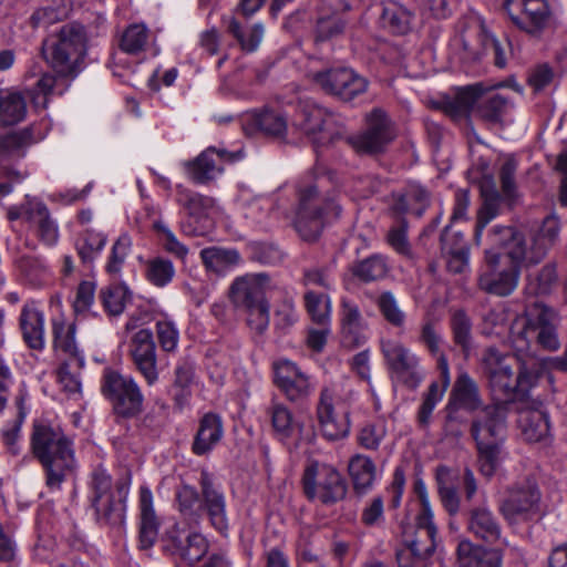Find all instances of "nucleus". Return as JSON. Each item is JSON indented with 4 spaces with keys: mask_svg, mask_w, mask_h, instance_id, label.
Wrapping results in <instances>:
<instances>
[{
    "mask_svg": "<svg viewBox=\"0 0 567 567\" xmlns=\"http://www.w3.org/2000/svg\"><path fill=\"white\" fill-rule=\"evenodd\" d=\"M503 550L486 549L464 538L456 548L457 561L461 567H502Z\"/></svg>",
    "mask_w": 567,
    "mask_h": 567,
    "instance_id": "obj_33",
    "label": "nucleus"
},
{
    "mask_svg": "<svg viewBox=\"0 0 567 567\" xmlns=\"http://www.w3.org/2000/svg\"><path fill=\"white\" fill-rule=\"evenodd\" d=\"M199 485L203 497L202 509L207 513L212 526L220 534H226L229 523L223 491L215 486L212 475L206 470L200 473Z\"/></svg>",
    "mask_w": 567,
    "mask_h": 567,
    "instance_id": "obj_28",
    "label": "nucleus"
},
{
    "mask_svg": "<svg viewBox=\"0 0 567 567\" xmlns=\"http://www.w3.org/2000/svg\"><path fill=\"white\" fill-rule=\"evenodd\" d=\"M509 109L506 97L501 94L488 96L480 106L482 116L489 122H501Z\"/></svg>",
    "mask_w": 567,
    "mask_h": 567,
    "instance_id": "obj_64",
    "label": "nucleus"
},
{
    "mask_svg": "<svg viewBox=\"0 0 567 567\" xmlns=\"http://www.w3.org/2000/svg\"><path fill=\"white\" fill-rule=\"evenodd\" d=\"M412 200H415L416 203L420 204V207L415 209V213L417 216H421L425 205L429 203V194L424 188L420 186L411 187L406 193L398 196L395 203L392 206V209L398 215L411 212Z\"/></svg>",
    "mask_w": 567,
    "mask_h": 567,
    "instance_id": "obj_60",
    "label": "nucleus"
},
{
    "mask_svg": "<svg viewBox=\"0 0 567 567\" xmlns=\"http://www.w3.org/2000/svg\"><path fill=\"white\" fill-rule=\"evenodd\" d=\"M518 424L527 441L538 442L549 433V416L542 409H527L519 412Z\"/></svg>",
    "mask_w": 567,
    "mask_h": 567,
    "instance_id": "obj_41",
    "label": "nucleus"
},
{
    "mask_svg": "<svg viewBox=\"0 0 567 567\" xmlns=\"http://www.w3.org/2000/svg\"><path fill=\"white\" fill-rule=\"evenodd\" d=\"M243 130L247 135L262 133L271 136H284L287 132V118L276 110H252L240 118Z\"/></svg>",
    "mask_w": 567,
    "mask_h": 567,
    "instance_id": "obj_31",
    "label": "nucleus"
},
{
    "mask_svg": "<svg viewBox=\"0 0 567 567\" xmlns=\"http://www.w3.org/2000/svg\"><path fill=\"white\" fill-rule=\"evenodd\" d=\"M176 501L179 512L190 519H196L202 509L203 499L195 487L183 485L176 492Z\"/></svg>",
    "mask_w": 567,
    "mask_h": 567,
    "instance_id": "obj_58",
    "label": "nucleus"
},
{
    "mask_svg": "<svg viewBox=\"0 0 567 567\" xmlns=\"http://www.w3.org/2000/svg\"><path fill=\"white\" fill-rule=\"evenodd\" d=\"M132 250V239L130 235L122 234L117 237V239L113 243L110 254L106 259L105 264V271L114 277L117 278L121 276L123 266L125 264V260L127 256L130 255Z\"/></svg>",
    "mask_w": 567,
    "mask_h": 567,
    "instance_id": "obj_52",
    "label": "nucleus"
},
{
    "mask_svg": "<svg viewBox=\"0 0 567 567\" xmlns=\"http://www.w3.org/2000/svg\"><path fill=\"white\" fill-rule=\"evenodd\" d=\"M483 404L477 383L467 374L461 373L452 389L447 403V411L458 412L465 410L473 412Z\"/></svg>",
    "mask_w": 567,
    "mask_h": 567,
    "instance_id": "obj_35",
    "label": "nucleus"
},
{
    "mask_svg": "<svg viewBox=\"0 0 567 567\" xmlns=\"http://www.w3.org/2000/svg\"><path fill=\"white\" fill-rule=\"evenodd\" d=\"M224 436L221 417L215 413H206L199 420L198 429L195 434L192 452L197 456H203L212 452Z\"/></svg>",
    "mask_w": 567,
    "mask_h": 567,
    "instance_id": "obj_36",
    "label": "nucleus"
},
{
    "mask_svg": "<svg viewBox=\"0 0 567 567\" xmlns=\"http://www.w3.org/2000/svg\"><path fill=\"white\" fill-rule=\"evenodd\" d=\"M163 549L176 563L195 567L208 551V542L199 533L173 526L163 538Z\"/></svg>",
    "mask_w": 567,
    "mask_h": 567,
    "instance_id": "obj_15",
    "label": "nucleus"
},
{
    "mask_svg": "<svg viewBox=\"0 0 567 567\" xmlns=\"http://www.w3.org/2000/svg\"><path fill=\"white\" fill-rule=\"evenodd\" d=\"M128 352L135 369L143 375L148 385L158 380L156 346L150 329H140L132 336Z\"/></svg>",
    "mask_w": 567,
    "mask_h": 567,
    "instance_id": "obj_25",
    "label": "nucleus"
},
{
    "mask_svg": "<svg viewBox=\"0 0 567 567\" xmlns=\"http://www.w3.org/2000/svg\"><path fill=\"white\" fill-rule=\"evenodd\" d=\"M21 403L22 399L18 401L19 412L16 417L8 421L1 430V441L8 452L13 455L19 454L21 450V427L25 419V412L22 410Z\"/></svg>",
    "mask_w": 567,
    "mask_h": 567,
    "instance_id": "obj_56",
    "label": "nucleus"
},
{
    "mask_svg": "<svg viewBox=\"0 0 567 567\" xmlns=\"http://www.w3.org/2000/svg\"><path fill=\"white\" fill-rule=\"evenodd\" d=\"M140 546L143 549L151 548L158 535V519L153 506V493L147 486L140 487Z\"/></svg>",
    "mask_w": 567,
    "mask_h": 567,
    "instance_id": "obj_37",
    "label": "nucleus"
},
{
    "mask_svg": "<svg viewBox=\"0 0 567 567\" xmlns=\"http://www.w3.org/2000/svg\"><path fill=\"white\" fill-rule=\"evenodd\" d=\"M30 445L43 467L49 492L61 491L62 484L75 473L78 465L73 441L59 425L37 420L33 422Z\"/></svg>",
    "mask_w": 567,
    "mask_h": 567,
    "instance_id": "obj_3",
    "label": "nucleus"
},
{
    "mask_svg": "<svg viewBox=\"0 0 567 567\" xmlns=\"http://www.w3.org/2000/svg\"><path fill=\"white\" fill-rule=\"evenodd\" d=\"M451 382L450 368L447 359L439 358V380L430 384L427 392L423 396V401L417 410L416 423L422 430L429 427L432 413L435 406L442 401L445 391Z\"/></svg>",
    "mask_w": 567,
    "mask_h": 567,
    "instance_id": "obj_32",
    "label": "nucleus"
},
{
    "mask_svg": "<svg viewBox=\"0 0 567 567\" xmlns=\"http://www.w3.org/2000/svg\"><path fill=\"white\" fill-rule=\"evenodd\" d=\"M339 384L331 383L321 390L317 406V416L322 435L329 441L346 437L350 432L349 412L338 414L334 406L340 404Z\"/></svg>",
    "mask_w": 567,
    "mask_h": 567,
    "instance_id": "obj_16",
    "label": "nucleus"
},
{
    "mask_svg": "<svg viewBox=\"0 0 567 567\" xmlns=\"http://www.w3.org/2000/svg\"><path fill=\"white\" fill-rule=\"evenodd\" d=\"M389 266L386 258L374 254L357 262L353 268V275L364 282L377 281L386 276Z\"/></svg>",
    "mask_w": 567,
    "mask_h": 567,
    "instance_id": "obj_50",
    "label": "nucleus"
},
{
    "mask_svg": "<svg viewBox=\"0 0 567 567\" xmlns=\"http://www.w3.org/2000/svg\"><path fill=\"white\" fill-rule=\"evenodd\" d=\"M153 228L158 234L159 240L165 251L181 260H184L187 257V246L181 243L175 234L163 221H155Z\"/></svg>",
    "mask_w": 567,
    "mask_h": 567,
    "instance_id": "obj_61",
    "label": "nucleus"
},
{
    "mask_svg": "<svg viewBox=\"0 0 567 567\" xmlns=\"http://www.w3.org/2000/svg\"><path fill=\"white\" fill-rule=\"evenodd\" d=\"M130 486V474L113 483L111 474L103 466L92 471L89 482L90 502L100 525L116 526L124 522Z\"/></svg>",
    "mask_w": 567,
    "mask_h": 567,
    "instance_id": "obj_7",
    "label": "nucleus"
},
{
    "mask_svg": "<svg viewBox=\"0 0 567 567\" xmlns=\"http://www.w3.org/2000/svg\"><path fill=\"white\" fill-rule=\"evenodd\" d=\"M434 515H416L415 532L413 536L404 533L405 548L396 553L399 567H412L409 559H425L431 556L436 547L437 528L433 520Z\"/></svg>",
    "mask_w": 567,
    "mask_h": 567,
    "instance_id": "obj_17",
    "label": "nucleus"
},
{
    "mask_svg": "<svg viewBox=\"0 0 567 567\" xmlns=\"http://www.w3.org/2000/svg\"><path fill=\"white\" fill-rule=\"evenodd\" d=\"M268 415L276 436L281 441L292 437L300 430L292 412L282 403L272 402L268 409Z\"/></svg>",
    "mask_w": 567,
    "mask_h": 567,
    "instance_id": "obj_45",
    "label": "nucleus"
},
{
    "mask_svg": "<svg viewBox=\"0 0 567 567\" xmlns=\"http://www.w3.org/2000/svg\"><path fill=\"white\" fill-rule=\"evenodd\" d=\"M557 312L548 306L534 302L517 316L509 328V337L514 351L526 355L529 368L536 374V382L543 373L553 370L567 371V347L560 357L538 358L536 347L554 352L559 349L557 333Z\"/></svg>",
    "mask_w": 567,
    "mask_h": 567,
    "instance_id": "obj_1",
    "label": "nucleus"
},
{
    "mask_svg": "<svg viewBox=\"0 0 567 567\" xmlns=\"http://www.w3.org/2000/svg\"><path fill=\"white\" fill-rule=\"evenodd\" d=\"M381 351L391 375L409 389H415L422 381L420 361L415 353L399 341L385 340Z\"/></svg>",
    "mask_w": 567,
    "mask_h": 567,
    "instance_id": "obj_14",
    "label": "nucleus"
},
{
    "mask_svg": "<svg viewBox=\"0 0 567 567\" xmlns=\"http://www.w3.org/2000/svg\"><path fill=\"white\" fill-rule=\"evenodd\" d=\"M56 371L58 382L69 394H78L81 391L80 371L83 368H75L72 360H61Z\"/></svg>",
    "mask_w": 567,
    "mask_h": 567,
    "instance_id": "obj_63",
    "label": "nucleus"
},
{
    "mask_svg": "<svg viewBox=\"0 0 567 567\" xmlns=\"http://www.w3.org/2000/svg\"><path fill=\"white\" fill-rule=\"evenodd\" d=\"M16 266L21 278L33 287L47 285L53 278L50 266L41 257L22 256L16 260Z\"/></svg>",
    "mask_w": 567,
    "mask_h": 567,
    "instance_id": "obj_40",
    "label": "nucleus"
},
{
    "mask_svg": "<svg viewBox=\"0 0 567 567\" xmlns=\"http://www.w3.org/2000/svg\"><path fill=\"white\" fill-rule=\"evenodd\" d=\"M175 200L185 208L189 216L181 224V229L186 236H204L205 230L193 226L196 216L210 205V199L181 184L175 187Z\"/></svg>",
    "mask_w": 567,
    "mask_h": 567,
    "instance_id": "obj_34",
    "label": "nucleus"
},
{
    "mask_svg": "<svg viewBox=\"0 0 567 567\" xmlns=\"http://www.w3.org/2000/svg\"><path fill=\"white\" fill-rule=\"evenodd\" d=\"M297 321L298 313L296 311L293 297L288 291H285L282 300L275 311V327L286 332Z\"/></svg>",
    "mask_w": 567,
    "mask_h": 567,
    "instance_id": "obj_62",
    "label": "nucleus"
},
{
    "mask_svg": "<svg viewBox=\"0 0 567 567\" xmlns=\"http://www.w3.org/2000/svg\"><path fill=\"white\" fill-rule=\"evenodd\" d=\"M506 413L501 405L485 406L472 423V436L478 450L480 471L492 476L501 462L506 430Z\"/></svg>",
    "mask_w": 567,
    "mask_h": 567,
    "instance_id": "obj_8",
    "label": "nucleus"
},
{
    "mask_svg": "<svg viewBox=\"0 0 567 567\" xmlns=\"http://www.w3.org/2000/svg\"><path fill=\"white\" fill-rule=\"evenodd\" d=\"M515 357L520 362L517 373L514 372V358L502 354L495 348H488L484 354L485 372L492 394L501 405L524 398L536 385V374L529 368L526 355ZM506 411V409H504Z\"/></svg>",
    "mask_w": 567,
    "mask_h": 567,
    "instance_id": "obj_6",
    "label": "nucleus"
},
{
    "mask_svg": "<svg viewBox=\"0 0 567 567\" xmlns=\"http://www.w3.org/2000/svg\"><path fill=\"white\" fill-rule=\"evenodd\" d=\"M276 286L266 272L246 274L237 277L229 289L230 299L236 308L269 302L267 293Z\"/></svg>",
    "mask_w": 567,
    "mask_h": 567,
    "instance_id": "obj_23",
    "label": "nucleus"
},
{
    "mask_svg": "<svg viewBox=\"0 0 567 567\" xmlns=\"http://www.w3.org/2000/svg\"><path fill=\"white\" fill-rule=\"evenodd\" d=\"M48 127L43 123H33L22 130L0 133V159L23 157L27 150L45 138Z\"/></svg>",
    "mask_w": 567,
    "mask_h": 567,
    "instance_id": "obj_27",
    "label": "nucleus"
},
{
    "mask_svg": "<svg viewBox=\"0 0 567 567\" xmlns=\"http://www.w3.org/2000/svg\"><path fill=\"white\" fill-rule=\"evenodd\" d=\"M152 40V32L145 23H132L120 34L118 48L125 54L140 56L150 49Z\"/></svg>",
    "mask_w": 567,
    "mask_h": 567,
    "instance_id": "obj_39",
    "label": "nucleus"
},
{
    "mask_svg": "<svg viewBox=\"0 0 567 567\" xmlns=\"http://www.w3.org/2000/svg\"><path fill=\"white\" fill-rule=\"evenodd\" d=\"M467 530L474 535L475 538L489 544H499L503 548H511L514 550V547H511L508 542L502 537V526L499 520L494 515V513L485 507L480 506L471 509L468 522H467Z\"/></svg>",
    "mask_w": 567,
    "mask_h": 567,
    "instance_id": "obj_30",
    "label": "nucleus"
},
{
    "mask_svg": "<svg viewBox=\"0 0 567 567\" xmlns=\"http://www.w3.org/2000/svg\"><path fill=\"white\" fill-rule=\"evenodd\" d=\"M27 115V101L24 95L12 89L0 91V122L11 126L23 121Z\"/></svg>",
    "mask_w": 567,
    "mask_h": 567,
    "instance_id": "obj_42",
    "label": "nucleus"
},
{
    "mask_svg": "<svg viewBox=\"0 0 567 567\" xmlns=\"http://www.w3.org/2000/svg\"><path fill=\"white\" fill-rule=\"evenodd\" d=\"M348 468L357 491L364 492L372 486L377 468L371 457L355 454L350 458Z\"/></svg>",
    "mask_w": 567,
    "mask_h": 567,
    "instance_id": "obj_46",
    "label": "nucleus"
},
{
    "mask_svg": "<svg viewBox=\"0 0 567 567\" xmlns=\"http://www.w3.org/2000/svg\"><path fill=\"white\" fill-rule=\"evenodd\" d=\"M460 247H453L449 241V227H445L442 236V250L449 256L447 268L454 274H460L468 266L470 248L464 236L458 237Z\"/></svg>",
    "mask_w": 567,
    "mask_h": 567,
    "instance_id": "obj_51",
    "label": "nucleus"
},
{
    "mask_svg": "<svg viewBox=\"0 0 567 567\" xmlns=\"http://www.w3.org/2000/svg\"><path fill=\"white\" fill-rule=\"evenodd\" d=\"M388 423L383 417L364 423L358 431V444L368 451H377L388 436Z\"/></svg>",
    "mask_w": 567,
    "mask_h": 567,
    "instance_id": "obj_49",
    "label": "nucleus"
},
{
    "mask_svg": "<svg viewBox=\"0 0 567 567\" xmlns=\"http://www.w3.org/2000/svg\"><path fill=\"white\" fill-rule=\"evenodd\" d=\"M329 117L328 110L315 101L308 99L299 101L292 125L311 141L317 155L321 147L334 138L326 128Z\"/></svg>",
    "mask_w": 567,
    "mask_h": 567,
    "instance_id": "obj_13",
    "label": "nucleus"
},
{
    "mask_svg": "<svg viewBox=\"0 0 567 567\" xmlns=\"http://www.w3.org/2000/svg\"><path fill=\"white\" fill-rule=\"evenodd\" d=\"M557 278L556 266L547 264L540 270L527 276L526 290L530 295H547L555 287Z\"/></svg>",
    "mask_w": 567,
    "mask_h": 567,
    "instance_id": "obj_55",
    "label": "nucleus"
},
{
    "mask_svg": "<svg viewBox=\"0 0 567 567\" xmlns=\"http://www.w3.org/2000/svg\"><path fill=\"white\" fill-rule=\"evenodd\" d=\"M100 390L117 416L132 419L143 411L144 395L132 375L105 368Z\"/></svg>",
    "mask_w": 567,
    "mask_h": 567,
    "instance_id": "obj_9",
    "label": "nucleus"
},
{
    "mask_svg": "<svg viewBox=\"0 0 567 567\" xmlns=\"http://www.w3.org/2000/svg\"><path fill=\"white\" fill-rule=\"evenodd\" d=\"M175 272L173 262L163 257L148 260L145 268L147 281L157 288L168 286L173 281Z\"/></svg>",
    "mask_w": 567,
    "mask_h": 567,
    "instance_id": "obj_53",
    "label": "nucleus"
},
{
    "mask_svg": "<svg viewBox=\"0 0 567 567\" xmlns=\"http://www.w3.org/2000/svg\"><path fill=\"white\" fill-rule=\"evenodd\" d=\"M411 13L395 1L383 3L381 22L394 34H404L410 30Z\"/></svg>",
    "mask_w": 567,
    "mask_h": 567,
    "instance_id": "obj_47",
    "label": "nucleus"
},
{
    "mask_svg": "<svg viewBox=\"0 0 567 567\" xmlns=\"http://www.w3.org/2000/svg\"><path fill=\"white\" fill-rule=\"evenodd\" d=\"M301 482L307 498L322 504H334L347 494V483L340 472L334 466L318 461L306 466Z\"/></svg>",
    "mask_w": 567,
    "mask_h": 567,
    "instance_id": "obj_10",
    "label": "nucleus"
},
{
    "mask_svg": "<svg viewBox=\"0 0 567 567\" xmlns=\"http://www.w3.org/2000/svg\"><path fill=\"white\" fill-rule=\"evenodd\" d=\"M393 137L385 113L375 109L367 116V130L350 136L349 143L358 153L375 154L382 152Z\"/></svg>",
    "mask_w": 567,
    "mask_h": 567,
    "instance_id": "obj_20",
    "label": "nucleus"
},
{
    "mask_svg": "<svg viewBox=\"0 0 567 567\" xmlns=\"http://www.w3.org/2000/svg\"><path fill=\"white\" fill-rule=\"evenodd\" d=\"M227 31L238 41L244 51L254 52L261 43L265 28L259 22L252 25H243L236 18L231 17L227 21Z\"/></svg>",
    "mask_w": 567,
    "mask_h": 567,
    "instance_id": "obj_44",
    "label": "nucleus"
},
{
    "mask_svg": "<svg viewBox=\"0 0 567 567\" xmlns=\"http://www.w3.org/2000/svg\"><path fill=\"white\" fill-rule=\"evenodd\" d=\"M504 9L513 23L527 33L543 30L550 17L547 0H505Z\"/></svg>",
    "mask_w": 567,
    "mask_h": 567,
    "instance_id": "obj_22",
    "label": "nucleus"
},
{
    "mask_svg": "<svg viewBox=\"0 0 567 567\" xmlns=\"http://www.w3.org/2000/svg\"><path fill=\"white\" fill-rule=\"evenodd\" d=\"M241 158V152L233 153L216 147H207L195 159L183 162V167L188 178L194 183L207 184L221 175L225 163H234Z\"/></svg>",
    "mask_w": 567,
    "mask_h": 567,
    "instance_id": "obj_19",
    "label": "nucleus"
},
{
    "mask_svg": "<svg viewBox=\"0 0 567 567\" xmlns=\"http://www.w3.org/2000/svg\"><path fill=\"white\" fill-rule=\"evenodd\" d=\"M504 236L511 240L519 238L523 243V249L526 251L528 264H538L555 245L560 231V223L554 214L548 215L539 228V231L532 238L528 244L525 236L512 227L499 226Z\"/></svg>",
    "mask_w": 567,
    "mask_h": 567,
    "instance_id": "obj_21",
    "label": "nucleus"
},
{
    "mask_svg": "<svg viewBox=\"0 0 567 567\" xmlns=\"http://www.w3.org/2000/svg\"><path fill=\"white\" fill-rule=\"evenodd\" d=\"M53 350L60 360H72L75 368H84L85 355L76 341V323L64 315L51 319Z\"/></svg>",
    "mask_w": 567,
    "mask_h": 567,
    "instance_id": "obj_24",
    "label": "nucleus"
},
{
    "mask_svg": "<svg viewBox=\"0 0 567 567\" xmlns=\"http://www.w3.org/2000/svg\"><path fill=\"white\" fill-rule=\"evenodd\" d=\"M101 301L104 310L117 317L123 313L127 302L132 299V292L125 284L110 285L101 290Z\"/></svg>",
    "mask_w": 567,
    "mask_h": 567,
    "instance_id": "obj_48",
    "label": "nucleus"
},
{
    "mask_svg": "<svg viewBox=\"0 0 567 567\" xmlns=\"http://www.w3.org/2000/svg\"><path fill=\"white\" fill-rule=\"evenodd\" d=\"M305 303L313 322L327 326L330 321L331 305L327 295L308 291L305 295Z\"/></svg>",
    "mask_w": 567,
    "mask_h": 567,
    "instance_id": "obj_57",
    "label": "nucleus"
},
{
    "mask_svg": "<svg viewBox=\"0 0 567 567\" xmlns=\"http://www.w3.org/2000/svg\"><path fill=\"white\" fill-rule=\"evenodd\" d=\"M107 244V235L93 228L84 229L75 244L79 258L84 265H92L100 258Z\"/></svg>",
    "mask_w": 567,
    "mask_h": 567,
    "instance_id": "obj_43",
    "label": "nucleus"
},
{
    "mask_svg": "<svg viewBox=\"0 0 567 567\" xmlns=\"http://www.w3.org/2000/svg\"><path fill=\"white\" fill-rule=\"evenodd\" d=\"M7 217L11 221L21 219L29 233L44 246L54 247L59 243V225L39 198L25 196L23 203L8 208Z\"/></svg>",
    "mask_w": 567,
    "mask_h": 567,
    "instance_id": "obj_11",
    "label": "nucleus"
},
{
    "mask_svg": "<svg viewBox=\"0 0 567 567\" xmlns=\"http://www.w3.org/2000/svg\"><path fill=\"white\" fill-rule=\"evenodd\" d=\"M312 80L326 93L336 95L343 101H351L365 92L368 81L353 69L346 66L331 68L316 72Z\"/></svg>",
    "mask_w": 567,
    "mask_h": 567,
    "instance_id": "obj_18",
    "label": "nucleus"
},
{
    "mask_svg": "<svg viewBox=\"0 0 567 567\" xmlns=\"http://www.w3.org/2000/svg\"><path fill=\"white\" fill-rule=\"evenodd\" d=\"M19 328L25 344L37 351L45 347V316L40 302L28 300L19 316Z\"/></svg>",
    "mask_w": 567,
    "mask_h": 567,
    "instance_id": "obj_29",
    "label": "nucleus"
},
{
    "mask_svg": "<svg viewBox=\"0 0 567 567\" xmlns=\"http://www.w3.org/2000/svg\"><path fill=\"white\" fill-rule=\"evenodd\" d=\"M313 175L315 184L298 187V205L292 219L296 231L307 241L318 239L329 218H337L341 213L334 200L321 196L318 190L326 182L336 183L334 173L317 159Z\"/></svg>",
    "mask_w": 567,
    "mask_h": 567,
    "instance_id": "obj_5",
    "label": "nucleus"
},
{
    "mask_svg": "<svg viewBox=\"0 0 567 567\" xmlns=\"http://www.w3.org/2000/svg\"><path fill=\"white\" fill-rule=\"evenodd\" d=\"M274 382L290 401L307 398L313 390L309 375L287 359L274 363Z\"/></svg>",
    "mask_w": 567,
    "mask_h": 567,
    "instance_id": "obj_26",
    "label": "nucleus"
},
{
    "mask_svg": "<svg viewBox=\"0 0 567 567\" xmlns=\"http://www.w3.org/2000/svg\"><path fill=\"white\" fill-rule=\"evenodd\" d=\"M540 492L536 482L526 478L514 484L499 511L509 524L529 522L539 516Z\"/></svg>",
    "mask_w": 567,
    "mask_h": 567,
    "instance_id": "obj_12",
    "label": "nucleus"
},
{
    "mask_svg": "<svg viewBox=\"0 0 567 567\" xmlns=\"http://www.w3.org/2000/svg\"><path fill=\"white\" fill-rule=\"evenodd\" d=\"M85 32L81 25L66 24L55 38L43 43V56L59 76L45 73L38 80L32 91L35 106L47 107L49 95L62 94V90L56 91L59 83L79 73L85 55Z\"/></svg>",
    "mask_w": 567,
    "mask_h": 567,
    "instance_id": "obj_2",
    "label": "nucleus"
},
{
    "mask_svg": "<svg viewBox=\"0 0 567 567\" xmlns=\"http://www.w3.org/2000/svg\"><path fill=\"white\" fill-rule=\"evenodd\" d=\"M377 306L383 318L393 327L400 328L405 322V313L399 307L398 300L391 291L380 293Z\"/></svg>",
    "mask_w": 567,
    "mask_h": 567,
    "instance_id": "obj_59",
    "label": "nucleus"
},
{
    "mask_svg": "<svg viewBox=\"0 0 567 567\" xmlns=\"http://www.w3.org/2000/svg\"><path fill=\"white\" fill-rule=\"evenodd\" d=\"M491 244L502 249L485 251V267L478 277L480 288L491 295L507 297L512 295L519 282L520 268L527 262L526 251L519 238L511 240L504 236L499 226L489 234Z\"/></svg>",
    "mask_w": 567,
    "mask_h": 567,
    "instance_id": "obj_4",
    "label": "nucleus"
},
{
    "mask_svg": "<svg viewBox=\"0 0 567 567\" xmlns=\"http://www.w3.org/2000/svg\"><path fill=\"white\" fill-rule=\"evenodd\" d=\"M199 255L205 268L218 276L226 275L241 260L237 249L217 246L206 247Z\"/></svg>",
    "mask_w": 567,
    "mask_h": 567,
    "instance_id": "obj_38",
    "label": "nucleus"
},
{
    "mask_svg": "<svg viewBox=\"0 0 567 567\" xmlns=\"http://www.w3.org/2000/svg\"><path fill=\"white\" fill-rule=\"evenodd\" d=\"M453 341L467 355L472 347V321L463 310H456L451 317Z\"/></svg>",
    "mask_w": 567,
    "mask_h": 567,
    "instance_id": "obj_54",
    "label": "nucleus"
}]
</instances>
